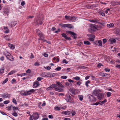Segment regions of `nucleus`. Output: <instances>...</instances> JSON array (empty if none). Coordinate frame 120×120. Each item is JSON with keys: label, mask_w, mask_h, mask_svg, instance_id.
<instances>
[{"label": "nucleus", "mask_w": 120, "mask_h": 120, "mask_svg": "<svg viewBox=\"0 0 120 120\" xmlns=\"http://www.w3.org/2000/svg\"><path fill=\"white\" fill-rule=\"evenodd\" d=\"M57 84L58 85V87L56 86L55 85V90L58 91L62 92L64 90L63 88L64 87V86H63L62 84L59 82H57Z\"/></svg>", "instance_id": "obj_1"}, {"label": "nucleus", "mask_w": 120, "mask_h": 120, "mask_svg": "<svg viewBox=\"0 0 120 120\" xmlns=\"http://www.w3.org/2000/svg\"><path fill=\"white\" fill-rule=\"evenodd\" d=\"M39 117L38 114L37 113H33L32 115H30V120H36L38 119Z\"/></svg>", "instance_id": "obj_2"}, {"label": "nucleus", "mask_w": 120, "mask_h": 120, "mask_svg": "<svg viewBox=\"0 0 120 120\" xmlns=\"http://www.w3.org/2000/svg\"><path fill=\"white\" fill-rule=\"evenodd\" d=\"M65 17L67 20L71 21L72 22H75L77 20V18L75 16H68L65 15Z\"/></svg>", "instance_id": "obj_3"}, {"label": "nucleus", "mask_w": 120, "mask_h": 120, "mask_svg": "<svg viewBox=\"0 0 120 120\" xmlns=\"http://www.w3.org/2000/svg\"><path fill=\"white\" fill-rule=\"evenodd\" d=\"M5 55L7 58L11 61H13L14 59L13 56L9 52H7L5 53Z\"/></svg>", "instance_id": "obj_4"}, {"label": "nucleus", "mask_w": 120, "mask_h": 120, "mask_svg": "<svg viewBox=\"0 0 120 120\" xmlns=\"http://www.w3.org/2000/svg\"><path fill=\"white\" fill-rule=\"evenodd\" d=\"M36 91V90L33 89H31L29 90L26 91L22 94L23 95L26 96L31 94L33 93Z\"/></svg>", "instance_id": "obj_5"}, {"label": "nucleus", "mask_w": 120, "mask_h": 120, "mask_svg": "<svg viewBox=\"0 0 120 120\" xmlns=\"http://www.w3.org/2000/svg\"><path fill=\"white\" fill-rule=\"evenodd\" d=\"M36 32L38 36L41 38V39H43L44 38V36L41 32L38 29L36 30Z\"/></svg>", "instance_id": "obj_6"}, {"label": "nucleus", "mask_w": 120, "mask_h": 120, "mask_svg": "<svg viewBox=\"0 0 120 120\" xmlns=\"http://www.w3.org/2000/svg\"><path fill=\"white\" fill-rule=\"evenodd\" d=\"M89 100L90 101H96V99L92 95H89L88 96Z\"/></svg>", "instance_id": "obj_7"}, {"label": "nucleus", "mask_w": 120, "mask_h": 120, "mask_svg": "<svg viewBox=\"0 0 120 120\" xmlns=\"http://www.w3.org/2000/svg\"><path fill=\"white\" fill-rule=\"evenodd\" d=\"M101 92V91L100 90H95L93 91L92 94L94 95L97 96L98 95V94L100 93Z\"/></svg>", "instance_id": "obj_8"}, {"label": "nucleus", "mask_w": 120, "mask_h": 120, "mask_svg": "<svg viewBox=\"0 0 120 120\" xmlns=\"http://www.w3.org/2000/svg\"><path fill=\"white\" fill-rule=\"evenodd\" d=\"M66 101L67 102H71L72 99L71 97L68 94H67L66 95Z\"/></svg>", "instance_id": "obj_9"}, {"label": "nucleus", "mask_w": 120, "mask_h": 120, "mask_svg": "<svg viewBox=\"0 0 120 120\" xmlns=\"http://www.w3.org/2000/svg\"><path fill=\"white\" fill-rule=\"evenodd\" d=\"M90 27L94 31L97 30L98 26L95 24H91L90 25Z\"/></svg>", "instance_id": "obj_10"}, {"label": "nucleus", "mask_w": 120, "mask_h": 120, "mask_svg": "<svg viewBox=\"0 0 120 120\" xmlns=\"http://www.w3.org/2000/svg\"><path fill=\"white\" fill-rule=\"evenodd\" d=\"M87 36L89 37V39L91 41H93L94 40L95 37L94 35L90 34H88Z\"/></svg>", "instance_id": "obj_11"}, {"label": "nucleus", "mask_w": 120, "mask_h": 120, "mask_svg": "<svg viewBox=\"0 0 120 120\" xmlns=\"http://www.w3.org/2000/svg\"><path fill=\"white\" fill-rule=\"evenodd\" d=\"M11 96V95L10 94H8L6 93L3 94H1V97H4L5 98H7Z\"/></svg>", "instance_id": "obj_12"}, {"label": "nucleus", "mask_w": 120, "mask_h": 120, "mask_svg": "<svg viewBox=\"0 0 120 120\" xmlns=\"http://www.w3.org/2000/svg\"><path fill=\"white\" fill-rule=\"evenodd\" d=\"M39 85L40 84L39 82L38 81H36L34 82L33 87L34 88H36L39 86Z\"/></svg>", "instance_id": "obj_13"}, {"label": "nucleus", "mask_w": 120, "mask_h": 120, "mask_svg": "<svg viewBox=\"0 0 120 120\" xmlns=\"http://www.w3.org/2000/svg\"><path fill=\"white\" fill-rule=\"evenodd\" d=\"M46 74L47 75V77H51L55 75V74L52 73H46Z\"/></svg>", "instance_id": "obj_14"}, {"label": "nucleus", "mask_w": 120, "mask_h": 120, "mask_svg": "<svg viewBox=\"0 0 120 120\" xmlns=\"http://www.w3.org/2000/svg\"><path fill=\"white\" fill-rule=\"evenodd\" d=\"M104 97V95L103 94L100 93L98 94L97 97L98 99L101 100L103 99Z\"/></svg>", "instance_id": "obj_15"}, {"label": "nucleus", "mask_w": 120, "mask_h": 120, "mask_svg": "<svg viewBox=\"0 0 120 120\" xmlns=\"http://www.w3.org/2000/svg\"><path fill=\"white\" fill-rule=\"evenodd\" d=\"M68 33L71 34L72 36L74 39L76 37L75 36V34L74 33L70 31H68L67 32Z\"/></svg>", "instance_id": "obj_16"}, {"label": "nucleus", "mask_w": 120, "mask_h": 120, "mask_svg": "<svg viewBox=\"0 0 120 120\" xmlns=\"http://www.w3.org/2000/svg\"><path fill=\"white\" fill-rule=\"evenodd\" d=\"M55 87V84H52L50 86L46 88V90H51L53 88Z\"/></svg>", "instance_id": "obj_17"}, {"label": "nucleus", "mask_w": 120, "mask_h": 120, "mask_svg": "<svg viewBox=\"0 0 120 120\" xmlns=\"http://www.w3.org/2000/svg\"><path fill=\"white\" fill-rule=\"evenodd\" d=\"M17 23V22L16 21H14L11 22V27L15 26Z\"/></svg>", "instance_id": "obj_18"}, {"label": "nucleus", "mask_w": 120, "mask_h": 120, "mask_svg": "<svg viewBox=\"0 0 120 120\" xmlns=\"http://www.w3.org/2000/svg\"><path fill=\"white\" fill-rule=\"evenodd\" d=\"M8 46L11 49H14L15 48V45L11 44H8Z\"/></svg>", "instance_id": "obj_19"}, {"label": "nucleus", "mask_w": 120, "mask_h": 120, "mask_svg": "<svg viewBox=\"0 0 120 120\" xmlns=\"http://www.w3.org/2000/svg\"><path fill=\"white\" fill-rule=\"evenodd\" d=\"M40 75L41 76L43 77H47V75L46 73L45 72H42L40 74Z\"/></svg>", "instance_id": "obj_20"}, {"label": "nucleus", "mask_w": 120, "mask_h": 120, "mask_svg": "<svg viewBox=\"0 0 120 120\" xmlns=\"http://www.w3.org/2000/svg\"><path fill=\"white\" fill-rule=\"evenodd\" d=\"M89 21L91 22L95 23H97L98 21V20L96 19L90 20Z\"/></svg>", "instance_id": "obj_21"}, {"label": "nucleus", "mask_w": 120, "mask_h": 120, "mask_svg": "<svg viewBox=\"0 0 120 120\" xmlns=\"http://www.w3.org/2000/svg\"><path fill=\"white\" fill-rule=\"evenodd\" d=\"M61 35L62 37H64L65 39H67L70 40V39L69 38L67 37L66 35L64 33L62 34Z\"/></svg>", "instance_id": "obj_22"}, {"label": "nucleus", "mask_w": 120, "mask_h": 120, "mask_svg": "<svg viewBox=\"0 0 120 120\" xmlns=\"http://www.w3.org/2000/svg\"><path fill=\"white\" fill-rule=\"evenodd\" d=\"M111 4L113 5H118V2H116L115 1H113L111 3Z\"/></svg>", "instance_id": "obj_23"}, {"label": "nucleus", "mask_w": 120, "mask_h": 120, "mask_svg": "<svg viewBox=\"0 0 120 120\" xmlns=\"http://www.w3.org/2000/svg\"><path fill=\"white\" fill-rule=\"evenodd\" d=\"M114 26V24L113 23H111L109 24H108L107 26L109 28L113 27Z\"/></svg>", "instance_id": "obj_24"}, {"label": "nucleus", "mask_w": 120, "mask_h": 120, "mask_svg": "<svg viewBox=\"0 0 120 120\" xmlns=\"http://www.w3.org/2000/svg\"><path fill=\"white\" fill-rule=\"evenodd\" d=\"M64 113L66 115H70L71 114V111H65L64 112Z\"/></svg>", "instance_id": "obj_25"}, {"label": "nucleus", "mask_w": 120, "mask_h": 120, "mask_svg": "<svg viewBox=\"0 0 120 120\" xmlns=\"http://www.w3.org/2000/svg\"><path fill=\"white\" fill-rule=\"evenodd\" d=\"M15 70H12L8 74V75H11L15 73Z\"/></svg>", "instance_id": "obj_26"}, {"label": "nucleus", "mask_w": 120, "mask_h": 120, "mask_svg": "<svg viewBox=\"0 0 120 120\" xmlns=\"http://www.w3.org/2000/svg\"><path fill=\"white\" fill-rule=\"evenodd\" d=\"M15 111L16 110H19V108L18 107H13L12 108Z\"/></svg>", "instance_id": "obj_27"}, {"label": "nucleus", "mask_w": 120, "mask_h": 120, "mask_svg": "<svg viewBox=\"0 0 120 120\" xmlns=\"http://www.w3.org/2000/svg\"><path fill=\"white\" fill-rule=\"evenodd\" d=\"M76 114L75 112L74 111H71V114L72 116H73Z\"/></svg>", "instance_id": "obj_28"}, {"label": "nucleus", "mask_w": 120, "mask_h": 120, "mask_svg": "<svg viewBox=\"0 0 120 120\" xmlns=\"http://www.w3.org/2000/svg\"><path fill=\"white\" fill-rule=\"evenodd\" d=\"M67 27L70 28H73V26L71 24H67Z\"/></svg>", "instance_id": "obj_29"}, {"label": "nucleus", "mask_w": 120, "mask_h": 120, "mask_svg": "<svg viewBox=\"0 0 120 120\" xmlns=\"http://www.w3.org/2000/svg\"><path fill=\"white\" fill-rule=\"evenodd\" d=\"M73 79H75V80H79L80 79V77L78 76H76L75 77L73 78Z\"/></svg>", "instance_id": "obj_30"}, {"label": "nucleus", "mask_w": 120, "mask_h": 120, "mask_svg": "<svg viewBox=\"0 0 120 120\" xmlns=\"http://www.w3.org/2000/svg\"><path fill=\"white\" fill-rule=\"evenodd\" d=\"M54 109L57 110L59 111L60 110L61 108L60 107L56 106L55 107Z\"/></svg>", "instance_id": "obj_31"}, {"label": "nucleus", "mask_w": 120, "mask_h": 120, "mask_svg": "<svg viewBox=\"0 0 120 120\" xmlns=\"http://www.w3.org/2000/svg\"><path fill=\"white\" fill-rule=\"evenodd\" d=\"M79 98V100L81 101H82L83 99V97L81 95H79L78 96Z\"/></svg>", "instance_id": "obj_32"}, {"label": "nucleus", "mask_w": 120, "mask_h": 120, "mask_svg": "<svg viewBox=\"0 0 120 120\" xmlns=\"http://www.w3.org/2000/svg\"><path fill=\"white\" fill-rule=\"evenodd\" d=\"M84 43L85 44L87 45H90V43L89 41H84Z\"/></svg>", "instance_id": "obj_33"}, {"label": "nucleus", "mask_w": 120, "mask_h": 120, "mask_svg": "<svg viewBox=\"0 0 120 120\" xmlns=\"http://www.w3.org/2000/svg\"><path fill=\"white\" fill-rule=\"evenodd\" d=\"M105 58H106L105 60H106L107 62H109V61H110V59L109 57L105 56Z\"/></svg>", "instance_id": "obj_34"}, {"label": "nucleus", "mask_w": 120, "mask_h": 120, "mask_svg": "<svg viewBox=\"0 0 120 120\" xmlns=\"http://www.w3.org/2000/svg\"><path fill=\"white\" fill-rule=\"evenodd\" d=\"M98 43L99 44V45L100 46H102V42L100 40H99L98 41Z\"/></svg>", "instance_id": "obj_35"}, {"label": "nucleus", "mask_w": 120, "mask_h": 120, "mask_svg": "<svg viewBox=\"0 0 120 120\" xmlns=\"http://www.w3.org/2000/svg\"><path fill=\"white\" fill-rule=\"evenodd\" d=\"M44 68H45L46 69L48 70H50L51 68V67L50 66H49L48 67H44Z\"/></svg>", "instance_id": "obj_36"}, {"label": "nucleus", "mask_w": 120, "mask_h": 120, "mask_svg": "<svg viewBox=\"0 0 120 120\" xmlns=\"http://www.w3.org/2000/svg\"><path fill=\"white\" fill-rule=\"evenodd\" d=\"M61 69V68L60 67H57L55 69V70L58 71H60Z\"/></svg>", "instance_id": "obj_37"}, {"label": "nucleus", "mask_w": 120, "mask_h": 120, "mask_svg": "<svg viewBox=\"0 0 120 120\" xmlns=\"http://www.w3.org/2000/svg\"><path fill=\"white\" fill-rule=\"evenodd\" d=\"M105 102V100H104L103 101L101 102L100 101L99 102V104L101 105H102Z\"/></svg>", "instance_id": "obj_38"}, {"label": "nucleus", "mask_w": 120, "mask_h": 120, "mask_svg": "<svg viewBox=\"0 0 120 120\" xmlns=\"http://www.w3.org/2000/svg\"><path fill=\"white\" fill-rule=\"evenodd\" d=\"M12 114L15 116H18L16 112H13L12 113Z\"/></svg>", "instance_id": "obj_39"}, {"label": "nucleus", "mask_w": 120, "mask_h": 120, "mask_svg": "<svg viewBox=\"0 0 120 120\" xmlns=\"http://www.w3.org/2000/svg\"><path fill=\"white\" fill-rule=\"evenodd\" d=\"M12 102L15 104H17V102L15 100V98H13L12 100Z\"/></svg>", "instance_id": "obj_40"}, {"label": "nucleus", "mask_w": 120, "mask_h": 120, "mask_svg": "<svg viewBox=\"0 0 120 120\" xmlns=\"http://www.w3.org/2000/svg\"><path fill=\"white\" fill-rule=\"evenodd\" d=\"M4 69L3 68H1L0 69V73H3L4 72Z\"/></svg>", "instance_id": "obj_41"}, {"label": "nucleus", "mask_w": 120, "mask_h": 120, "mask_svg": "<svg viewBox=\"0 0 120 120\" xmlns=\"http://www.w3.org/2000/svg\"><path fill=\"white\" fill-rule=\"evenodd\" d=\"M111 43L113 44L114 43H115L116 42V40L115 39H112L111 40Z\"/></svg>", "instance_id": "obj_42"}, {"label": "nucleus", "mask_w": 120, "mask_h": 120, "mask_svg": "<svg viewBox=\"0 0 120 120\" xmlns=\"http://www.w3.org/2000/svg\"><path fill=\"white\" fill-rule=\"evenodd\" d=\"M67 76H66L64 75L61 76V78L62 79H65L67 78Z\"/></svg>", "instance_id": "obj_43"}, {"label": "nucleus", "mask_w": 120, "mask_h": 120, "mask_svg": "<svg viewBox=\"0 0 120 120\" xmlns=\"http://www.w3.org/2000/svg\"><path fill=\"white\" fill-rule=\"evenodd\" d=\"M106 94L107 95V96L108 97H109L111 95V93L110 92H108Z\"/></svg>", "instance_id": "obj_44"}, {"label": "nucleus", "mask_w": 120, "mask_h": 120, "mask_svg": "<svg viewBox=\"0 0 120 120\" xmlns=\"http://www.w3.org/2000/svg\"><path fill=\"white\" fill-rule=\"evenodd\" d=\"M9 102V101L8 100L5 101H4V103L5 104H7Z\"/></svg>", "instance_id": "obj_45"}, {"label": "nucleus", "mask_w": 120, "mask_h": 120, "mask_svg": "<svg viewBox=\"0 0 120 120\" xmlns=\"http://www.w3.org/2000/svg\"><path fill=\"white\" fill-rule=\"evenodd\" d=\"M90 81L89 80L87 81L85 85L86 86H88V84L90 83Z\"/></svg>", "instance_id": "obj_46"}, {"label": "nucleus", "mask_w": 120, "mask_h": 120, "mask_svg": "<svg viewBox=\"0 0 120 120\" xmlns=\"http://www.w3.org/2000/svg\"><path fill=\"white\" fill-rule=\"evenodd\" d=\"M43 79V78H41L40 77H39L37 78V79L38 81H40Z\"/></svg>", "instance_id": "obj_47"}, {"label": "nucleus", "mask_w": 120, "mask_h": 120, "mask_svg": "<svg viewBox=\"0 0 120 120\" xmlns=\"http://www.w3.org/2000/svg\"><path fill=\"white\" fill-rule=\"evenodd\" d=\"M88 31L90 32H93L94 31L91 28H90L88 30Z\"/></svg>", "instance_id": "obj_48"}, {"label": "nucleus", "mask_w": 120, "mask_h": 120, "mask_svg": "<svg viewBox=\"0 0 120 120\" xmlns=\"http://www.w3.org/2000/svg\"><path fill=\"white\" fill-rule=\"evenodd\" d=\"M110 77V75L109 74H106L105 73V78H108Z\"/></svg>", "instance_id": "obj_49"}, {"label": "nucleus", "mask_w": 120, "mask_h": 120, "mask_svg": "<svg viewBox=\"0 0 120 120\" xmlns=\"http://www.w3.org/2000/svg\"><path fill=\"white\" fill-rule=\"evenodd\" d=\"M8 78H6L5 79L4 81H3V83L5 84L8 81Z\"/></svg>", "instance_id": "obj_50"}, {"label": "nucleus", "mask_w": 120, "mask_h": 120, "mask_svg": "<svg viewBox=\"0 0 120 120\" xmlns=\"http://www.w3.org/2000/svg\"><path fill=\"white\" fill-rule=\"evenodd\" d=\"M25 4V2L24 1H23L21 2V5L22 6H24Z\"/></svg>", "instance_id": "obj_51"}, {"label": "nucleus", "mask_w": 120, "mask_h": 120, "mask_svg": "<svg viewBox=\"0 0 120 120\" xmlns=\"http://www.w3.org/2000/svg\"><path fill=\"white\" fill-rule=\"evenodd\" d=\"M40 64L39 62H36L35 63L34 65L36 66H38Z\"/></svg>", "instance_id": "obj_52"}, {"label": "nucleus", "mask_w": 120, "mask_h": 120, "mask_svg": "<svg viewBox=\"0 0 120 120\" xmlns=\"http://www.w3.org/2000/svg\"><path fill=\"white\" fill-rule=\"evenodd\" d=\"M16 80L15 79H13L11 81V83L12 84H13V83L14 82H16Z\"/></svg>", "instance_id": "obj_53"}, {"label": "nucleus", "mask_w": 120, "mask_h": 120, "mask_svg": "<svg viewBox=\"0 0 120 120\" xmlns=\"http://www.w3.org/2000/svg\"><path fill=\"white\" fill-rule=\"evenodd\" d=\"M5 39L7 40L10 41V40L9 38L7 36H5Z\"/></svg>", "instance_id": "obj_54"}, {"label": "nucleus", "mask_w": 120, "mask_h": 120, "mask_svg": "<svg viewBox=\"0 0 120 120\" xmlns=\"http://www.w3.org/2000/svg\"><path fill=\"white\" fill-rule=\"evenodd\" d=\"M63 63H65L66 64L68 63V62L65 59L63 61Z\"/></svg>", "instance_id": "obj_55"}, {"label": "nucleus", "mask_w": 120, "mask_h": 120, "mask_svg": "<svg viewBox=\"0 0 120 120\" xmlns=\"http://www.w3.org/2000/svg\"><path fill=\"white\" fill-rule=\"evenodd\" d=\"M68 82H74V81L71 79H68Z\"/></svg>", "instance_id": "obj_56"}, {"label": "nucleus", "mask_w": 120, "mask_h": 120, "mask_svg": "<svg viewBox=\"0 0 120 120\" xmlns=\"http://www.w3.org/2000/svg\"><path fill=\"white\" fill-rule=\"evenodd\" d=\"M101 15L102 16H105V14L104 12L101 11Z\"/></svg>", "instance_id": "obj_57"}, {"label": "nucleus", "mask_w": 120, "mask_h": 120, "mask_svg": "<svg viewBox=\"0 0 120 120\" xmlns=\"http://www.w3.org/2000/svg\"><path fill=\"white\" fill-rule=\"evenodd\" d=\"M77 84L79 85V86L81 84V82L80 81H79L76 83Z\"/></svg>", "instance_id": "obj_58"}, {"label": "nucleus", "mask_w": 120, "mask_h": 120, "mask_svg": "<svg viewBox=\"0 0 120 120\" xmlns=\"http://www.w3.org/2000/svg\"><path fill=\"white\" fill-rule=\"evenodd\" d=\"M101 66H102V65L101 63H99L97 65V67L98 68H100Z\"/></svg>", "instance_id": "obj_59"}, {"label": "nucleus", "mask_w": 120, "mask_h": 120, "mask_svg": "<svg viewBox=\"0 0 120 120\" xmlns=\"http://www.w3.org/2000/svg\"><path fill=\"white\" fill-rule=\"evenodd\" d=\"M115 67L117 68H120V65L116 64V65Z\"/></svg>", "instance_id": "obj_60"}, {"label": "nucleus", "mask_w": 120, "mask_h": 120, "mask_svg": "<svg viewBox=\"0 0 120 120\" xmlns=\"http://www.w3.org/2000/svg\"><path fill=\"white\" fill-rule=\"evenodd\" d=\"M44 56L46 57H47L48 56V55L47 53H44Z\"/></svg>", "instance_id": "obj_61"}, {"label": "nucleus", "mask_w": 120, "mask_h": 120, "mask_svg": "<svg viewBox=\"0 0 120 120\" xmlns=\"http://www.w3.org/2000/svg\"><path fill=\"white\" fill-rule=\"evenodd\" d=\"M31 72V71L29 69H28L26 71V72L27 73H30Z\"/></svg>", "instance_id": "obj_62"}, {"label": "nucleus", "mask_w": 120, "mask_h": 120, "mask_svg": "<svg viewBox=\"0 0 120 120\" xmlns=\"http://www.w3.org/2000/svg\"><path fill=\"white\" fill-rule=\"evenodd\" d=\"M0 60H1L3 61L4 60V57L3 56H2L0 58Z\"/></svg>", "instance_id": "obj_63"}, {"label": "nucleus", "mask_w": 120, "mask_h": 120, "mask_svg": "<svg viewBox=\"0 0 120 120\" xmlns=\"http://www.w3.org/2000/svg\"><path fill=\"white\" fill-rule=\"evenodd\" d=\"M90 77V76H86L85 78V79L86 80H87V79H89Z\"/></svg>", "instance_id": "obj_64"}]
</instances>
